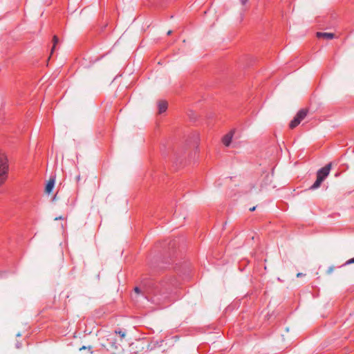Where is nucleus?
I'll return each instance as SVG.
<instances>
[{"instance_id":"f257e3e1","label":"nucleus","mask_w":354,"mask_h":354,"mask_svg":"<svg viewBox=\"0 0 354 354\" xmlns=\"http://www.w3.org/2000/svg\"><path fill=\"white\" fill-rule=\"evenodd\" d=\"M147 297L158 304L164 303L171 292V286L167 281L151 282L147 288Z\"/></svg>"},{"instance_id":"f03ea898","label":"nucleus","mask_w":354,"mask_h":354,"mask_svg":"<svg viewBox=\"0 0 354 354\" xmlns=\"http://www.w3.org/2000/svg\"><path fill=\"white\" fill-rule=\"evenodd\" d=\"M332 164L330 162L326 165L324 167L319 169L317 172V179L315 182L310 186V189H316L320 187L322 182L328 176Z\"/></svg>"},{"instance_id":"7ed1b4c3","label":"nucleus","mask_w":354,"mask_h":354,"mask_svg":"<svg viewBox=\"0 0 354 354\" xmlns=\"http://www.w3.org/2000/svg\"><path fill=\"white\" fill-rule=\"evenodd\" d=\"M8 160L7 156L0 151V187L5 183L8 175Z\"/></svg>"},{"instance_id":"20e7f679","label":"nucleus","mask_w":354,"mask_h":354,"mask_svg":"<svg viewBox=\"0 0 354 354\" xmlns=\"http://www.w3.org/2000/svg\"><path fill=\"white\" fill-rule=\"evenodd\" d=\"M103 346L105 347L108 352L111 354H115V351H119L121 348V345L118 342L117 339L113 337H109L106 339V343L104 344Z\"/></svg>"},{"instance_id":"39448f33","label":"nucleus","mask_w":354,"mask_h":354,"mask_svg":"<svg viewBox=\"0 0 354 354\" xmlns=\"http://www.w3.org/2000/svg\"><path fill=\"white\" fill-rule=\"evenodd\" d=\"M308 113V110L307 109H300L295 116V118L290 121L289 124V127L292 129L297 127L300 122L306 117Z\"/></svg>"},{"instance_id":"423d86ee","label":"nucleus","mask_w":354,"mask_h":354,"mask_svg":"<svg viewBox=\"0 0 354 354\" xmlns=\"http://www.w3.org/2000/svg\"><path fill=\"white\" fill-rule=\"evenodd\" d=\"M316 36L318 38H324L326 39H333L335 37V35L334 33L322 32H317L316 33Z\"/></svg>"},{"instance_id":"0eeeda50","label":"nucleus","mask_w":354,"mask_h":354,"mask_svg":"<svg viewBox=\"0 0 354 354\" xmlns=\"http://www.w3.org/2000/svg\"><path fill=\"white\" fill-rule=\"evenodd\" d=\"M168 104L165 100H160L158 102V113L160 114L165 112L167 109Z\"/></svg>"},{"instance_id":"6e6552de","label":"nucleus","mask_w":354,"mask_h":354,"mask_svg":"<svg viewBox=\"0 0 354 354\" xmlns=\"http://www.w3.org/2000/svg\"><path fill=\"white\" fill-rule=\"evenodd\" d=\"M55 185V178L50 177L48 182L47 183L46 187H45V192L47 194H50L51 191L53 190Z\"/></svg>"},{"instance_id":"1a4fd4ad","label":"nucleus","mask_w":354,"mask_h":354,"mask_svg":"<svg viewBox=\"0 0 354 354\" xmlns=\"http://www.w3.org/2000/svg\"><path fill=\"white\" fill-rule=\"evenodd\" d=\"M232 140V134L231 133L226 134L222 139L224 145L229 146Z\"/></svg>"},{"instance_id":"9d476101","label":"nucleus","mask_w":354,"mask_h":354,"mask_svg":"<svg viewBox=\"0 0 354 354\" xmlns=\"http://www.w3.org/2000/svg\"><path fill=\"white\" fill-rule=\"evenodd\" d=\"M59 41V39L57 35H54L53 37V47L51 48V54H53V51L55 49L56 45Z\"/></svg>"},{"instance_id":"9b49d317","label":"nucleus","mask_w":354,"mask_h":354,"mask_svg":"<svg viewBox=\"0 0 354 354\" xmlns=\"http://www.w3.org/2000/svg\"><path fill=\"white\" fill-rule=\"evenodd\" d=\"M115 334H118V335H119V336L121 337V339H122L123 337H124V336H125V335H126L125 332H124V331H123V330H120V329H118V330H115Z\"/></svg>"},{"instance_id":"f8f14e48","label":"nucleus","mask_w":354,"mask_h":354,"mask_svg":"<svg viewBox=\"0 0 354 354\" xmlns=\"http://www.w3.org/2000/svg\"><path fill=\"white\" fill-rule=\"evenodd\" d=\"M354 263V258H352L346 261V264H351Z\"/></svg>"},{"instance_id":"ddd939ff","label":"nucleus","mask_w":354,"mask_h":354,"mask_svg":"<svg viewBox=\"0 0 354 354\" xmlns=\"http://www.w3.org/2000/svg\"><path fill=\"white\" fill-rule=\"evenodd\" d=\"M134 290L137 293H140V289L138 287H135Z\"/></svg>"},{"instance_id":"4468645a","label":"nucleus","mask_w":354,"mask_h":354,"mask_svg":"<svg viewBox=\"0 0 354 354\" xmlns=\"http://www.w3.org/2000/svg\"><path fill=\"white\" fill-rule=\"evenodd\" d=\"M248 0H241V2L243 5H245L248 3Z\"/></svg>"},{"instance_id":"2eb2a0df","label":"nucleus","mask_w":354,"mask_h":354,"mask_svg":"<svg viewBox=\"0 0 354 354\" xmlns=\"http://www.w3.org/2000/svg\"><path fill=\"white\" fill-rule=\"evenodd\" d=\"M255 208H256L255 207H251V208L250 209V212H253V211H254Z\"/></svg>"},{"instance_id":"dca6fc26","label":"nucleus","mask_w":354,"mask_h":354,"mask_svg":"<svg viewBox=\"0 0 354 354\" xmlns=\"http://www.w3.org/2000/svg\"><path fill=\"white\" fill-rule=\"evenodd\" d=\"M171 34V30H169V31L167 32V35H170Z\"/></svg>"},{"instance_id":"f3484780","label":"nucleus","mask_w":354,"mask_h":354,"mask_svg":"<svg viewBox=\"0 0 354 354\" xmlns=\"http://www.w3.org/2000/svg\"><path fill=\"white\" fill-rule=\"evenodd\" d=\"M85 348H86V347H85V346H83V347H82V348H80V350H82V349H85Z\"/></svg>"},{"instance_id":"a211bd4d","label":"nucleus","mask_w":354,"mask_h":354,"mask_svg":"<svg viewBox=\"0 0 354 354\" xmlns=\"http://www.w3.org/2000/svg\"><path fill=\"white\" fill-rule=\"evenodd\" d=\"M301 273L297 274V277H301Z\"/></svg>"}]
</instances>
